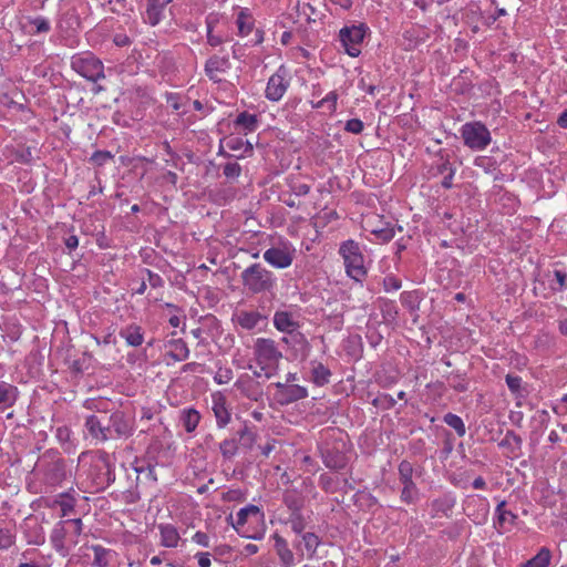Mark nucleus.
<instances>
[{
	"mask_svg": "<svg viewBox=\"0 0 567 567\" xmlns=\"http://www.w3.org/2000/svg\"><path fill=\"white\" fill-rule=\"evenodd\" d=\"M120 337L123 338L127 346L137 348L144 342V332L142 327L131 323L120 330Z\"/></svg>",
	"mask_w": 567,
	"mask_h": 567,
	"instance_id": "393cba45",
	"label": "nucleus"
},
{
	"mask_svg": "<svg viewBox=\"0 0 567 567\" xmlns=\"http://www.w3.org/2000/svg\"><path fill=\"white\" fill-rule=\"evenodd\" d=\"M551 560V551L548 547H542L537 554L525 561L522 567H548Z\"/></svg>",
	"mask_w": 567,
	"mask_h": 567,
	"instance_id": "72a5a7b5",
	"label": "nucleus"
},
{
	"mask_svg": "<svg viewBox=\"0 0 567 567\" xmlns=\"http://www.w3.org/2000/svg\"><path fill=\"white\" fill-rule=\"evenodd\" d=\"M554 276L558 284V290H564L567 288V274L561 270H554ZM554 290H557V288L553 287Z\"/></svg>",
	"mask_w": 567,
	"mask_h": 567,
	"instance_id": "052dcab7",
	"label": "nucleus"
},
{
	"mask_svg": "<svg viewBox=\"0 0 567 567\" xmlns=\"http://www.w3.org/2000/svg\"><path fill=\"white\" fill-rule=\"evenodd\" d=\"M107 427L113 437L130 436L133 433L132 421L121 411L111 414Z\"/></svg>",
	"mask_w": 567,
	"mask_h": 567,
	"instance_id": "f3484780",
	"label": "nucleus"
},
{
	"mask_svg": "<svg viewBox=\"0 0 567 567\" xmlns=\"http://www.w3.org/2000/svg\"><path fill=\"white\" fill-rule=\"evenodd\" d=\"M237 435L240 440H245V439H247L249 441L254 440V434L247 426H244L243 429H240L237 432Z\"/></svg>",
	"mask_w": 567,
	"mask_h": 567,
	"instance_id": "774afa93",
	"label": "nucleus"
},
{
	"mask_svg": "<svg viewBox=\"0 0 567 567\" xmlns=\"http://www.w3.org/2000/svg\"><path fill=\"white\" fill-rule=\"evenodd\" d=\"M159 544L166 548H176L181 542V535L173 524H159Z\"/></svg>",
	"mask_w": 567,
	"mask_h": 567,
	"instance_id": "5701e85b",
	"label": "nucleus"
},
{
	"mask_svg": "<svg viewBox=\"0 0 567 567\" xmlns=\"http://www.w3.org/2000/svg\"><path fill=\"white\" fill-rule=\"evenodd\" d=\"M505 382L509 389V391L516 396V398H522L524 394V389H523V380L518 375H514V374H507L505 377Z\"/></svg>",
	"mask_w": 567,
	"mask_h": 567,
	"instance_id": "79ce46f5",
	"label": "nucleus"
},
{
	"mask_svg": "<svg viewBox=\"0 0 567 567\" xmlns=\"http://www.w3.org/2000/svg\"><path fill=\"white\" fill-rule=\"evenodd\" d=\"M212 555L208 551H198L195 554V558L197 559V564L199 567H210L212 566Z\"/></svg>",
	"mask_w": 567,
	"mask_h": 567,
	"instance_id": "13d9d810",
	"label": "nucleus"
},
{
	"mask_svg": "<svg viewBox=\"0 0 567 567\" xmlns=\"http://www.w3.org/2000/svg\"><path fill=\"white\" fill-rule=\"evenodd\" d=\"M236 390H238L244 396L250 400L257 401L261 394L260 386L252 377L249 374H241L234 383Z\"/></svg>",
	"mask_w": 567,
	"mask_h": 567,
	"instance_id": "a211bd4d",
	"label": "nucleus"
},
{
	"mask_svg": "<svg viewBox=\"0 0 567 567\" xmlns=\"http://www.w3.org/2000/svg\"><path fill=\"white\" fill-rule=\"evenodd\" d=\"M173 0H147L144 20L151 25H157L172 14L169 4Z\"/></svg>",
	"mask_w": 567,
	"mask_h": 567,
	"instance_id": "f8f14e48",
	"label": "nucleus"
},
{
	"mask_svg": "<svg viewBox=\"0 0 567 567\" xmlns=\"http://www.w3.org/2000/svg\"><path fill=\"white\" fill-rule=\"evenodd\" d=\"M446 381L449 385L457 392L467 391V382L460 372H452L446 377Z\"/></svg>",
	"mask_w": 567,
	"mask_h": 567,
	"instance_id": "c03bdc74",
	"label": "nucleus"
},
{
	"mask_svg": "<svg viewBox=\"0 0 567 567\" xmlns=\"http://www.w3.org/2000/svg\"><path fill=\"white\" fill-rule=\"evenodd\" d=\"M235 127L245 134L255 132L258 127V116L248 112H241L235 120Z\"/></svg>",
	"mask_w": 567,
	"mask_h": 567,
	"instance_id": "c756f323",
	"label": "nucleus"
},
{
	"mask_svg": "<svg viewBox=\"0 0 567 567\" xmlns=\"http://www.w3.org/2000/svg\"><path fill=\"white\" fill-rule=\"evenodd\" d=\"M85 427L89 434L96 441L104 442L109 439H113V435L110 434V427L103 425L102 421L96 415H90L86 419Z\"/></svg>",
	"mask_w": 567,
	"mask_h": 567,
	"instance_id": "412c9836",
	"label": "nucleus"
},
{
	"mask_svg": "<svg viewBox=\"0 0 567 567\" xmlns=\"http://www.w3.org/2000/svg\"><path fill=\"white\" fill-rule=\"evenodd\" d=\"M91 549L94 553L93 565L96 567H109L112 557L116 555L114 550L102 545H92Z\"/></svg>",
	"mask_w": 567,
	"mask_h": 567,
	"instance_id": "2f4dec72",
	"label": "nucleus"
},
{
	"mask_svg": "<svg viewBox=\"0 0 567 567\" xmlns=\"http://www.w3.org/2000/svg\"><path fill=\"white\" fill-rule=\"evenodd\" d=\"M339 252L343 257L348 276L357 281L362 280L367 270L359 244L351 239L347 240L340 246Z\"/></svg>",
	"mask_w": 567,
	"mask_h": 567,
	"instance_id": "39448f33",
	"label": "nucleus"
},
{
	"mask_svg": "<svg viewBox=\"0 0 567 567\" xmlns=\"http://www.w3.org/2000/svg\"><path fill=\"white\" fill-rule=\"evenodd\" d=\"M219 450H220L221 455L225 458L234 457L237 454V451H238V440H237V437H230V439L224 440L219 444Z\"/></svg>",
	"mask_w": 567,
	"mask_h": 567,
	"instance_id": "a19ab883",
	"label": "nucleus"
},
{
	"mask_svg": "<svg viewBox=\"0 0 567 567\" xmlns=\"http://www.w3.org/2000/svg\"><path fill=\"white\" fill-rule=\"evenodd\" d=\"M64 244L69 250H73L79 246V238L75 235H71L64 239Z\"/></svg>",
	"mask_w": 567,
	"mask_h": 567,
	"instance_id": "338daca9",
	"label": "nucleus"
},
{
	"mask_svg": "<svg viewBox=\"0 0 567 567\" xmlns=\"http://www.w3.org/2000/svg\"><path fill=\"white\" fill-rule=\"evenodd\" d=\"M506 502L502 501L497 504L495 513H496V519L494 522L495 528L498 530V533H503V529H505V516H511V524H515V520L517 519V515L513 514L511 511H507L506 508Z\"/></svg>",
	"mask_w": 567,
	"mask_h": 567,
	"instance_id": "f704fd0d",
	"label": "nucleus"
},
{
	"mask_svg": "<svg viewBox=\"0 0 567 567\" xmlns=\"http://www.w3.org/2000/svg\"><path fill=\"white\" fill-rule=\"evenodd\" d=\"M311 365V381L318 385L323 386L330 382L331 371L323 363L317 360L310 362Z\"/></svg>",
	"mask_w": 567,
	"mask_h": 567,
	"instance_id": "bb28decb",
	"label": "nucleus"
},
{
	"mask_svg": "<svg viewBox=\"0 0 567 567\" xmlns=\"http://www.w3.org/2000/svg\"><path fill=\"white\" fill-rule=\"evenodd\" d=\"M45 542L44 533L42 530V527L39 526V533L35 534V536L28 540L29 544L33 545H42Z\"/></svg>",
	"mask_w": 567,
	"mask_h": 567,
	"instance_id": "69168bd1",
	"label": "nucleus"
},
{
	"mask_svg": "<svg viewBox=\"0 0 567 567\" xmlns=\"http://www.w3.org/2000/svg\"><path fill=\"white\" fill-rule=\"evenodd\" d=\"M181 421L185 431L192 433L200 421V413L194 408L184 409L181 411Z\"/></svg>",
	"mask_w": 567,
	"mask_h": 567,
	"instance_id": "7c9ffc66",
	"label": "nucleus"
},
{
	"mask_svg": "<svg viewBox=\"0 0 567 567\" xmlns=\"http://www.w3.org/2000/svg\"><path fill=\"white\" fill-rule=\"evenodd\" d=\"M223 173L227 178H237L241 173V167L236 162L227 163L224 166Z\"/></svg>",
	"mask_w": 567,
	"mask_h": 567,
	"instance_id": "864d4df0",
	"label": "nucleus"
},
{
	"mask_svg": "<svg viewBox=\"0 0 567 567\" xmlns=\"http://www.w3.org/2000/svg\"><path fill=\"white\" fill-rule=\"evenodd\" d=\"M364 128V124L359 118H351L347 121L344 130L352 134H360Z\"/></svg>",
	"mask_w": 567,
	"mask_h": 567,
	"instance_id": "5fc2aeb1",
	"label": "nucleus"
},
{
	"mask_svg": "<svg viewBox=\"0 0 567 567\" xmlns=\"http://www.w3.org/2000/svg\"><path fill=\"white\" fill-rule=\"evenodd\" d=\"M413 465L409 461H402L399 465V481L402 484L401 501L411 504L417 499L419 491L412 480Z\"/></svg>",
	"mask_w": 567,
	"mask_h": 567,
	"instance_id": "9b49d317",
	"label": "nucleus"
},
{
	"mask_svg": "<svg viewBox=\"0 0 567 567\" xmlns=\"http://www.w3.org/2000/svg\"><path fill=\"white\" fill-rule=\"evenodd\" d=\"M274 326L277 330L284 333H292L300 327L296 316L286 310L275 312Z\"/></svg>",
	"mask_w": 567,
	"mask_h": 567,
	"instance_id": "6ab92c4d",
	"label": "nucleus"
},
{
	"mask_svg": "<svg viewBox=\"0 0 567 567\" xmlns=\"http://www.w3.org/2000/svg\"><path fill=\"white\" fill-rule=\"evenodd\" d=\"M230 69V61L227 55H213L205 63V73L215 83L221 82L224 75Z\"/></svg>",
	"mask_w": 567,
	"mask_h": 567,
	"instance_id": "dca6fc26",
	"label": "nucleus"
},
{
	"mask_svg": "<svg viewBox=\"0 0 567 567\" xmlns=\"http://www.w3.org/2000/svg\"><path fill=\"white\" fill-rule=\"evenodd\" d=\"M444 423H446L449 426L455 430L456 434L460 437H463L466 433V427L463 422V420L454 414V413H446L443 417Z\"/></svg>",
	"mask_w": 567,
	"mask_h": 567,
	"instance_id": "ea45409f",
	"label": "nucleus"
},
{
	"mask_svg": "<svg viewBox=\"0 0 567 567\" xmlns=\"http://www.w3.org/2000/svg\"><path fill=\"white\" fill-rule=\"evenodd\" d=\"M166 355L175 362L184 361L189 355L187 343L183 339H171L165 344Z\"/></svg>",
	"mask_w": 567,
	"mask_h": 567,
	"instance_id": "4be33fe9",
	"label": "nucleus"
},
{
	"mask_svg": "<svg viewBox=\"0 0 567 567\" xmlns=\"http://www.w3.org/2000/svg\"><path fill=\"white\" fill-rule=\"evenodd\" d=\"M320 453L323 464L331 470L344 468L348 463L349 444L339 429H327L322 432Z\"/></svg>",
	"mask_w": 567,
	"mask_h": 567,
	"instance_id": "f257e3e1",
	"label": "nucleus"
},
{
	"mask_svg": "<svg viewBox=\"0 0 567 567\" xmlns=\"http://www.w3.org/2000/svg\"><path fill=\"white\" fill-rule=\"evenodd\" d=\"M18 390L14 385L0 382V409L11 406L17 400Z\"/></svg>",
	"mask_w": 567,
	"mask_h": 567,
	"instance_id": "c9c22d12",
	"label": "nucleus"
},
{
	"mask_svg": "<svg viewBox=\"0 0 567 567\" xmlns=\"http://www.w3.org/2000/svg\"><path fill=\"white\" fill-rule=\"evenodd\" d=\"M289 189L295 196L299 197L306 196L310 192V186L300 181L291 179L289 182Z\"/></svg>",
	"mask_w": 567,
	"mask_h": 567,
	"instance_id": "09e8293b",
	"label": "nucleus"
},
{
	"mask_svg": "<svg viewBox=\"0 0 567 567\" xmlns=\"http://www.w3.org/2000/svg\"><path fill=\"white\" fill-rule=\"evenodd\" d=\"M338 94L336 91L329 92L322 100L313 105L315 109H327L330 113L337 110Z\"/></svg>",
	"mask_w": 567,
	"mask_h": 567,
	"instance_id": "37998d69",
	"label": "nucleus"
},
{
	"mask_svg": "<svg viewBox=\"0 0 567 567\" xmlns=\"http://www.w3.org/2000/svg\"><path fill=\"white\" fill-rule=\"evenodd\" d=\"M16 542L14 526L6 520H0V550L10 548Z\"/></svg>",
	"mask_w": 567,
	"mask_h": 567,
	"instance_id": "473e14b6",
	"label": "nucleus"
},
{
	"mask_svg": "<svg viewBox=\"0 0 567 567\" xmlns=\"http://www.w3.org/2000/svg\"><path fill=\"white\" fill-rule=\"evenodd\" d=\"M76 501L75 498L68 494V493H61L58 496L49 499L47 502V506L50 508L59 507L61 513V517H66L71 515L75 509Z\"/></svg>",
	"mask_w": 567,
	"mask_h": 567,
	"instance_id": "aec40b11",
	"label": "nucleus"
},
{
	"mask_svg": "<svg viewBox=\"0 0 567 567\" xmlns=\"http://www.w3.org/2000/svg\"><path fill=\"white\" fill-rule=\"evenodd\" d=\"M64 524L72 526L75 536H80L83 532V523L81 518L66 519L64 520Z\"/></svg>",
	"mask_w": 567,
	"mask_h": 567,
	"instance_id": "680f3d73",
	"label": "nucleus"
},
{
	"mask_svg": "<svg viewBox=\"0 0 567 567\" xmlns=\"http://www.w3.org/2000/svg\"><path fill=\"white\" fill-rule=\"evenodd\" d=\"M461 136L464 145L473 151L485 150L492 141L488 128L480 121L467 122L462 125Z\"/></svg>",
	"mask_w": 567,
	"mask_h": 567,
	"instance_id": "423d86ee",
	"label": "nucleus"
},
{
	"mask_svg": "<svg viewBox=\"0 0 567 567\" xmlns=\"http://www.w3.org/2000/svg\"><path fill=\"white\" fill-rule=\"evenodd\" d=\"M166 102L174 111H179L183 107L182 97L176 93L166 94Z\"/></svg>",
	"mask_w": 567,
	"mask_h": 567,
	"instance_id": "4d7b16f0",
	"label": "nucleus"
},
{
	"mask_svg": "<svg viewBox=\"0 0 567 567\" xmlns=\"http://www.w3.org/2000/svg\"><path fill=\"white\" fill-rule=\"evenodd\" d=\"M455 505V498L451 495H444L437 499H434L432 503V508L436 513H442L445 516H449L450 512Z\"/></svg>",
	"mask_w": 567,
	"mask_h": 567,
	"instance_id": "58836bf2",
	"label": "nucleus"
},
{
	"mask_svg": "<svg viewBox=\"0 0 567 567\" xmlns=\"http://www.w3.org/2000/svg\"><path fill=\"white\" fill-rule=\"evenodd\" d=\"M64 522H60L53 528L51 533V542L56 549H61L64 546L65 528Z\"/></svg>",
	"mask_w": 567,
	"mask_h": 567,
	"instance_id": "49530a36",
	"label": "nucleus"
},
{
	"mask_svg": "<svg viewBox=\"0 0 567 567\" xmlns=\"http://www.w3.org/2000/svg\"><path fill=\"white\" fill-rule=\"evenodd\" d=\"M71 66L78 74L92 82L104 79V65L102 61L90 52L72 56Z\"/></svg>",
	"mask_w": 567,
	"mask_h": 567,
	"instance_id": "0eeeda50",
	"label": "nucleus"
},
{
	"mask_svg": "<svg viewBox=\"0 0 567 567\" xmlns=\"http://www.w3.org/2000/svg\"><path fill=\"white\" fill-rule=\"evenodd\" d=\"M275 385L277 389V400L282 405L290 404L308 396V390L302 385L281 382H277Z\"/></svg>",
	"mask_w": 567,
	"mask_h": 567,
	"instance_id": "4468645a",
	"label": "nucleus"
},
{
	"mask_svg": "<svg viewBox=\"0 0 567 567\" xmlns=\"http://www.w3.org/2000/svg\"><path fill=\"white\" fill-rule=\"evenodd\" d=\"M236 322L246 330L255 329L264 317L258 311H239L235 315Z\"/></svg>",
	"mask_w": 567,
	"mask_h": 567,
	"instance_id": "c85d7f7f",
	"label": "nucleus"
},
{
	"mask_svg": "<svg viewBox=\"0 0 567 567\" xmlns=\"http://www.w3.org/2000/svg\"><path fill=\"white\" fill-rule=\"evenodd\" d=\"M212 410L216 417L217 426L219 429L226 427L231 420V413L227 404V398L223 392L216 391L212 393Z\"/></svg>",
	"mask_w": 567,
	"mask_h": 567,
	"instance_id": "2eb2a0df",
	"label": "nucleus"
},
{
	"mask_svg": "<svg viewBox=\"0 0 567 567\" xmlns=\"http://www.w3.org/2000/svg\"><path fill=\"white\" fill-rule=\"evenodd\" d=\"M145 272L147 275V280H148V284L151 285V287H153V288L163 287L164 281H163V278L158 274H155V272L151 271L150 269H145Z\"/></svg>",
	"mask_w": 567,
	"mask_h": 567,
	"instance_id": "bf43d9fd",
	"label": "nucleus"
},
{
	"mask_svg": "<svg viewBox=\"0 0 567 567\" xmlns=\"http://www.w3.org/2000/svg\"><path fill=\"white\" fill-rule=\"evenodd\" d=\"M289 524H290L291 529L296 534H301L306 528L305 519L299 514H292L289 519Z\"/></svg>",
	"mask_w": 567,
	"mask_h": 567,
	"instance_id": "3c124183",
	"label": "nucleus"
},
{
	"mask_svg": "<svg viewBox=\"0 0 567 567\" xmlns=\"http://www.w3.org/2000/svg\"><path fill=\"white\" fill-rule=\"evenodd\" d=\"M275 540V549L279 556L280 561L285 567H291L295 565V555L288 546V542L280 536L278 533L272 535Z\"/></svg>",
	"mask_w": 567,
	"mask_h": 567,
	"instance_id": "b1692460",
	"label": "nucleus"
},
{
	"mask_svg": "<svg viewBox=\"0 0 567 567\" xmlns=\"http://www.w3.org/2000/svg\"><path fill=\"white\" fill-rule=\"evenodd\" d=\"M389 225V221L377 213L367 214L362 219V228L367 238L375 244H385L390 240Z\"/></svg>",
	"mask_w": 567,
	"mask_h": 567,
	"instance_id": "6e6552de",
	"label": "nucleus"
},
{
	"mask_svg": "<svg viewBox=\"0 0 567 567\" xmlns=\"http://www.w3.org/2000/svg\"><path fill=\"white\" fill-rule=\"evenodd\" d=\"M420 295L417 291H405L400 296V302L404 310L410 313H414L419 309Z\"/></svg>",
	"mask_w": 567,
	"mask_h": 567,
	"instance_id": "e433bc0d",
	"label": "nucleus"
},
{
	"mask_svg": "<svg viewBox=\"0 0 567 567\" xmlns=\"http://www.w3.org/2000/svg\"><path fill=\"white\" fill-rule=\"evenodd\" d=\"M254 357L259 371L255 370L254 374L258 378L265 377L270 379L278 370L282 352L277 343L267 338H258L254 344Z\"/></svg>",
	"mask_w": 567,
	"mask_h": 567,
	"instance_id": "7ed1b4c3",
	"label": "nucleus"
},
{
	"mask_svg": "<svg viewBox=\"0 0 567 567\" xmlns=\"http://www.w3.org/2000/svg\"><path fill=\"white\" fill-rule=\"evenodd\" d=\"M319 544L320 539L315 533H305L300 542L295 544V547L301 553V556L306 555L308 558H311Z\"/></svg>",
	"mask_w": 567,
	"mask_h": 567,
	"instance_id": "a878e982",
	"label": "nucleus"
},
{
	"mask_svg": "<svg viewBox=\"0 0 567 567\" xmlns=\"http://www.w3.org/2000/svg\"><path fill=\"white\" fill-rule=\"evenodd\" d=\"M113 42L117 47H127L131 44V39L125 33H117L114 35Z\"/></svg>",
	"mask_w": 567,
	"mask_h": 567,
	"instance_id": "e2e57ef3",
	"label": "nucleus"
},
{
	"mask_svg": "<svg viewBox=\"0 0 567 567\" xmlns=\"http://www.w3.org/2000/svg\"><path fill=\"white\" fill-rule=\"evenodd\" d=\"M192 540H193L195 544H197V545H199V546H202V547H210V538H209V536H208L206 533H204V532H200V530L196 532V533L193 535Z\"/></svg>",
	"mask_w": 567,
	"mask_h": 567,
	"instance_id": "6e6d98bb",
	"label": "nucleus"
},
{
	"mask_svg": "<svg viewBox=\"0 0 567 567\" xmlns=\"http://www.w3.org/2000/svg\"><path fill=\"white\" fill-rule=\"evenodd\" d=\"M454 175H455V169H450V172L443 177L441 184L444 188H446V189L452 188Z\"/></svg>",
	"mask_w": 567,
	"mask_h": 567,
	"instance_id": "0e129e2a",
	"label": "nucleus"
},
{
	"mask_svg": "<svg viewBox=\"0 0 567 567\" xmlns=\"http://www.w3.org/2000/svg\"><path fill=\"white\" fill-rule=\"evenodd\" d=\"M207 25V42L212 47H218L223 43V38L219 35L213 34V20L210 18H207L206 20Z\"/></svg>",
	"mask_w": 567,
	"mask_h": 567,
	"instance_id": "8fccbe9b",
	"label": "nucleus"
},
{
	"mask_svg": "<svg viewBox=\"0 0 567 567\" xmlns=\"http://www.w3.org/2000/svg\"><path fill=\"white\" fill-rule=\"evenodd\" d=\"M365 33L367 27L363 23L346 25L339 31V39L347 54L352 58L360 55Z\"/></svg>",
	"mask_w": 567,
	"mask_h": 567,
	"instance_id": "1a4fd4ad",
	"label": "nucleus"
},
{
	"mask_svg": "<svg viewBox=\"0 0 567 567\" xmlns=\"http://www.w3.org/2000/svg\"><path fill=\"white\" fill-rule=\"evenodd\" d=\"M166 308L169 309L168 322L173 328H179L185 320L183 311L172 303H166Z\"/></svg>",
	"mask_w": 567,
	"mask_h": 567,
	"instance_id": "a18cd8bd",
	"label": "nucleus"
},
{
	"mask_svg": "<svg viewBox=\"0 0 567 567\" xmlns=\"http://www.w3.org/2000/svg\"><path fill=\"white\" fill-rule=\"evenodd\" d=\"M244 288L251 293L271 291L276 286V277L272 271L261 264H252L240 275Z\"/></svg>",
	"mask_w": 567,
	"mask_h": 567,
	"instance_id": "20e7f679",
	"label": "nucleus"
},
{
	"mask_svg": "<svg viewBox=\"0 0 567 567\" xmlns=\"http://www.w3.org/2000/svg\"><path fill=\"white\" fill-rule=\"evenodd\" d=\"M234 378V372L231 368L229 367H218L215 375L214 381L217 384H227L229 383Z\"/></svg>",
	"mask_w": 567,
	"mask_h": 567,
	"instance_id": "de8ad7c7",
	"label": "nucleus"
},
{
	"mask_svg": "<svg viewBox=\"0 0 567 567\" xmlns=\"http://www.w3.org/2000/svg\"><path fill=\"white\" fill-rule=\"evenodd\" d=\"M227 520L241 537L258 540L264 536L265 515L256 505L250 504L240 508L235 520L231 514Z\"/></svg>",
	"mask_w": 567,
	"mask_h": 567,
	"instance_id": "f03ea898",
	"label": "nucleus"
},
{
	"mask_svg": "<svg viewBox=\"0 0 567 567\" xmlns=\"http://www.w3.org/2000/svg\"><path fill=\"white\" fill-rule=\"evenodd\" d=\"M236 25L240 37H247L255 27V19L247 8L239 10L236 18Z\"/></svg>",
	"mask_w": 567,
	"mask_h": 567,
	"instance_id": "cd10ccee",
	"label": "nucleus"
},
{
	"mask_svg": "<svg viewBox=\"0 0 567 567\" xmlns=\"http://www.w3.org/2000/svg\"><path fill=\"white\" fill-rule=\"evenodd\" d=\"M289 86V71L285 65H280L277 71L268 79L265 96L271 102H278L284 97Z\"/></svg>",
	"mask_w": 567,
	"mask_h": 567,
	"instance_id": "9d476101",
	"label": "nucleus"
},
{
	"mask_svg": "<svg viewBox=\"0 0 567 567\" xmlns=\"http://www.w3.org/2000/svg\"><path fill=\"white\" fill-rule=\"evenodd\" d=\"M266 262L278 269H285L291 266L293 261V249L289 247H271L265 250L262 255Z\"/></svg>",
	"mask_w": 567,
	"mask_h": 567,
	"instance_id": "ddd939ff",
	"label": "nucleus"
},
{
	"mask_svg": "<svg viewBox=\"0 0 567 567\" xmlns=\"http://www.w3.org/2000/svg\"><path fill=\"white\" fill-rule=\"evenodd\" d=\"M35 28V33H47L50 31V22L43 17H37L30 21Z\"/></svg>",
	"mask_w": 567,
	"mask_h": 567,
	"instance_id": "603ef678",
	"label": "nucleus"
},
{
	"mask_svg": "<svg viewBox=\"0 0 567 567\" xmlns=\"http://www.w3.org/2000/svg\"><path fill=\"white\" fill-rule=\"evenodd\" d=\"M523 439L514 431L509 430L506 432L504 439L499 442V446L509 450L512 453L520 451Z\"/></svg>",
	"mask_w": 567,
	"mask_h": 567,
	"instance_id": "4c0bfd02",
	"label": "nucleus"
}]
</instances>
